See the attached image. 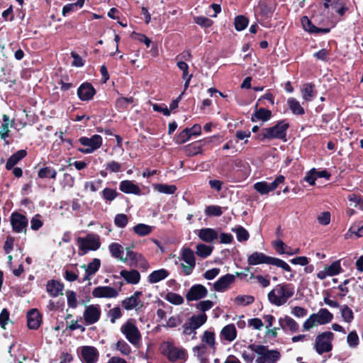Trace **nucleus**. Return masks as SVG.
I'll return each instance as SVG.
<instances>
[{
    "label": "nucleus",
    "mask_w": 363,
    "mask_h": 363,
    "mask_svg": "<svg viewBox=\"0 0 363 363\" xmlns=\"http://www.w3.org/2000/svg\"><path fill=\"white\" fill-rule=\"evenodd\" d=\"M194 21L196 24L205 28L211 27L213 23L211 19L204 16H197L194 18Z\"/></svg>",
    "instance_id": "64"
},
{
    "label": "nucleus",
    "mask_w": 363,
    "mask_h": 363,
    "mask_svg": "<svg viewBox=\"0 0 363 363\" xmlns=\"http://www.w3.org/2000/svg\"><path fill=\"white\" fill-rule=\"evenodd\" d=\"M279 323L280 327L284 330H286L287 328L291 333H296L298 330L299 325L298 323L296 320H294L292 318L288 315H285L284 318H280L279 319Z\"/></svg>",
    "instance_id": "28"
},
{
    "label": "nucleus",
    "mask_w": 363,
    "mask_h": 363,
    "mask_svg": "<svg viewBox=\"0 0 363 363\" xmlns=\"http://www.w3.org/2000/svg\"><path fill=\"white\" fill-rule=\"evenodd\" d=\"M134 247V245H132L131 246L126 247V257L127 259H129L130 261V265H137L138 262H139L140 259L143 258V255L140 253L135 252L133 251V248Z\"/></svg>",
    "instance_id": "39"
},
{
    "label": "nucleus",
    "mask_w": 363,
    "mask_h": 363,
    "mask_svg": "<svg viewBox=\"0 0 363 363\" xmlns=\"http://www.w3.org/2000/svg\"><path fill=\"white\" fill-rule=\"evenodd\" d=\"M120 275L125 280L128 284H137L140 280V272L135 269L128 271L125 269L120 272Z\"/></svg>",
    "instance_id": "29"
},
{
    "label": "nucleus",
    "mask_w": 363,
    "mask_h": 363,
    "mask_svg": "<svg viewBox=\"0 0 363 363\" xmlns=\"http://www.w3.org/2000/svg\"><path fill=\"white\" fill-rule=\"evenodd\" d=\"M330 50L323 48L313 54V57L319 60L328 62L329 60Z\"/></svg>",
    "instance_id": "63"
},
{
    "label": "nucleus",
    "mask_w": 363,
    "mask_h": 363,
    "mask_svg": "<svg viewBox=\"0 0 363 363\" xmlns=\"http://www.w3.org/2000/svg\"><path fill=\"white\" fill-rule=\"evenodd\" d=\"M234 161L233 160L226 158L225 160L222 162L220 164V174L224 176H228L229 174V172L231 171L233 167Z\"/></svg>",
    "instance_id": "49"
},
{
    "label": "nucleus",
    "mask_w": 363,
    "mask_h": 363,
    "mask_svg": "<svg viewBox=\"0 0 363 363\" xmlns=\"http://www.w3.org/2000/svg\"><path fill=\"white\" fill-rule=\"evenodd\" d=\"M101 314V311L99 305H89L86 307L83 317L87 325H93L99 320Z\"/></svg>",
    "instance_id": "13"
},
{
    "label": "nucleus",
    "mask_w": 363,
    "mask_h": 363,
    "mask_svg": "<svg viewBox=\"0 0 363 363\" xmlns=\"http://www.w3.org/2000/svg\"><path fill=\"white\" fill-rule=\"evenodd\" d=\"M251 279H255L257 282L260 284V286L263 288H266L270 285L269 275L267 274L266 276L262 275H255L254 274H251Z\"/></svg>",
    "instance_id": "56"
},
{
    "label": "nucleus",
    "mask_w": 363,
    "mask_h": 363,
    "mask_svg": "<svg viewBox=\"0 0 363 363\" xmlns=\"http://www.w3.org/2000/svg\"><path fill=\"white\" fill-rule=\"evenodd\" d=\"M211 141V138L197 140L184 146L185 152L188 156L193 157L202 153L203 147Z\"/></svg>",
    "instance_id": "17"
},
{
    "label": "nucleus",
    "mask_w": 363,
    "mask_h": 363,
    "mask_svg": "<svg viewBox=\"0 0 363 363\" xmlns=\"http://www.w3.org/2000/svg\"><path fill=\"white\" fill-rule=\"evenodd\" d=\"M191 138L190 130L189 128H185L174 138V142L177 144L181 145L185 143Z\"/></svg>",
    "instance_id": "46"
},
{
    "label": "nucleus",
    "mask_w": 363,
    "mask_h": 363,
    "mask_svg": "<svg viewBox=\"0 0 363 363\" xmlns=\"http://www.w3.org/2000/svg\"><path fill=\"white\" fill-rule=\"evenodd\" d=\"M201 340L210 347H214L216 345L215 333L212 331L206 330L203 333Z\"/></svg>",
    "instance_id": "53"
},
{
    "label": "nucleus",
    "mask_w": 363,
    "mask_h": 363,
    "mask_svg": "<svg viewBox=\"0 0 363 363\" xmlns=\"http://www.w3.org/2000/svg\"><path fill=\"white\" fill-rule=\"evenodd\" d=\"M335 335L330 331H325L318 335L315 340L314 348L318 354L329 352L333 350L332 342Z\"/></svg>",
    "instance_id": "8"
},
{
    "label": "nucleus",
    "mask_w": 363,
    "mask_h": 363,
    "mask_svg": "<svg viewBox=\"0 0 363 363\" xmlns=\"http://www.w3.org/2000/svg\"><path fill=\"white\" fill-rule=\"evenodd\" d=\"M119 190L125 194H132L140 195L141 189L138 185L135 184L132 180H123L120 182Z\"/></svg>",
    "instance_id": "24"
},
{
    "label": "nucleus",
    "mask_w": 363,
    "mask_h": 363,
    "mask_svg": "<svg viewBox=\"0 0 363 363\" xmlns=\"http://www.w3.org/2000/svg\"><path fill=\"white\" fill-rule=\"evenodd\" d=\"M27 325L29 329L37 330L42 323V315L36 308L30 309L27 313Z\"/></svg>",
    "instance_id": "21"
},
{
    "label": "nucleus",
    "mask_w": 363,
    "mask_h": 363,
    "mask_svg": "<svg viewBox=\"0 0 363 363\" xmlns=\"http://www.w3.org/2000/svg\"><path fill=\"white\" fill-rule=\"evenodd\" d=\"M64 284L57 280L51 279L47 282L46 291L51 297H57L62 295Z\"/></svg>",
    "instance_id": "22"
},
{
    "label": "nucleus",
    "mask_w": 363,
    "mask_h": 363,
    "mask_svg": "<svg viewBox=\"0 0 363 363\" xmlns=\"http://www.w3.org/2000/svg\"><path fill=\"white\" fill-rule=\"evenodd\" d=\"M235 301L239 305L247 306L255 301V298L250 295H239L235 298Z\"/></svg>",
    "instance_id": "52"
},
{
    "label": "nucleus",
    "mask_w": 363,
    "mask_h": 363,
    "mask_svg": "<svg viewBox=\"0 0 363 363\" xmlns=\"http://www.w3.org/2000/svg\"><path fill=\"white\" fill-rule=\"evenodd\" d=\"M208 316L205 313L198 315H193L183 325V334L184 335H193L192 339L196 338V330L205 324L207 321Z\"/></svg>",
    "instance_id": "7"
},
{
    "label": "nucleus",
    "mask_w": 363,
    "mask_h": 363,
    "mask_svg": "<svg viewBox=\"0 0 363 363\" xmlns=\"http://www.w3.org/2000/svg\"><path fill=\"white\" fill-rule=\"evenodd\" d=\"M235 281V276L231 274H227L220 277L214 284L213 289L218 292L226 291L229 286Z\"/></svg>",
    "instance_id": "19"
},
{
    "label": "nucleus",
    "mask_w": 363,
    "mask_h": 363,
    "mask_svg": "<svg viewBox=\"0 0 363 363\" xmlns=\"http://www.w3.org/2000/svg\"><path fill=\"white\" fill-rule=\"evenodd\" d=\"M101 267V260L98 258H94L86 266L84 264L83 268L88 272L89 274H95Z\"/></svg>",
    "instance_id": "41"
},
{
    "label": "nucleus",
    "mask_w": 363,
    "mask_h": 363,
    "mask_svg": "<svg viewBox=\"0 0 363 363\" xmlns=\"http://www.w3.org/2000/svg\"><path fill=\"white\" fill-rule=\"evenodd\" d=\"M11 225L13 232L17 233H26L28 220L26 216L14 211L11 215Z\"/></svg>",
    "instance_id": "12"
},
{
    "label": "nucleus",
    "mask_w": 363,
    "mask_h": 363,
    "mask_svg": "<svg viewBox=\"0 0 363 363\" xmlns=\"http://www.w3.org/2000/svg\"><path fill=\"white\" fill-rule=\"evenodd\" d=\"M106 170L108 171L111 173H117L121 171L122 165L121 163L112 160L108 162H107L105 164Z\"/></svg>",
    "instance_id": "57"
},
{
    "label": "nucleus",
    "mask_w": 363,
    "mask_h": 363,
    "mask_svg": "<svg viewBox=\"0 0 363 363\" xmlns=\"http://www.w3.org/2000/svg\"><path fill=\"white\" fill-rule=\"evenodd\" d=\"M205 213L209 216H220L223 214V211L220 206L210 205L206 207Z\"/></svg>",
    "instance_id": "51"
},
{
    "label": "nucleus",
    "mask_w": 363,
    "mask_h": 363,
    "mask_svg": "<svg viewBox=\"0 0 363 363\" xmlns=\"http://www.w3.org/2000/svg\"><path fill=\"white\" fill-rule=\"evenodd\" d=\"M67 304L72 308L77 307V300L76 293L73 291L68 290L67 291Z\"/></svg>",
    "instance_id": "62"
},
{
    "label": "nucleus",
    "mask_w": 363,
    "mask_h": 363,
    "mask_svg": "<svg viewBox=\"0 0 363 363\" xmlns=\"http://www.w3.org/2000/svg\"><path fill=\"white\" fill-rule=\"evenodd\" d=\"M82 357L86 363H96L99 359V352L94 347L84 346L82 348Z\"/></svg>",
    "instance_id": "23"
},
{
    "label": "nucleus",
    "mask_w": 363,
    "mask_h": 363,
    "mask_svg": "<svg viewBox=\"0 0 363 363\" xmlns=\"http://www.w3.org/2000/svg\"><path fill=\"white\" fill-rule=\"evenodd\" d=\"M248 18L244 16H238L235 18L234 25L235 28L238 31L244 30L248 25Z\"/></svg>",
    "instance_id": "47"
},
{
    "label": "nucleus",
    "mask_w": 363,
    "mask_h": 363,
    "mask_svg": "<svg viewBox=\"0 0 363 363\" xmlns=\"http://www.w3.org/2000/svg\"><path fill=\"white\" fill-rule=\"evenodd\" d=\"M193 352L199 359L206 358L204 354L207 352V347L205 345L201 344L193 347Z\"/></svg>",
    "instance_id": "61"
},
{
    "label": "nucleus",
    "mask_w": 363,
    "mask_h": 363,
    "mask_svg": "<svg viewBox=\"0 0 363 363\" xmlns=\"http://www.w3.org/2000/svg\"><path fill=\"white\" fill-rule=\"evenodd\" d=\"M133 231L140 236H145L152 232V227L146 224L139 223L133 227Z\"/></svg>",
    "instance_id": "44"
},
{
    "label": "nucleus",
    "mask_w": 363,
    "mask_h": 363,
    "mask_svg": "<svg viewBox=\"0 0 363 363\" xmlns=\"http://www.w3.org/2000/svg\"><path fill=\"white\" fill-rule=\"evenodd\" d=\"M92 296L94 298H116L118 296V291L116 289L108 286H97L92 291Z\"/></svg>",
    "instance_id": "18"
},
{
    "label": "nucleus",
    "mask_w": 363,
    "mask_h": 363,
    "mask_svg": "<svg viewBox=\"0 0 363 363\" xmlns=\"http://www.w3.org/2000/svg\"><path fill=\"white\" fill-rule=\"evenodd\" d=\"M182 259L186 264H192L196 265V258L194 251L189 248H184L182 252Z\"/></svg>",
    "instance_id": "42"
},
{
    "label": "nucleus",
    "mask_w": 363,
    "mask_h": 363,
    "mask_svg": "<svg viewBox=\"0 0 363 363\" xmlns=\"http://www.w3.org/2000/svg\"><path fill=\"white\" fill-rule=\"evenodd\" d=\"M143 295L141 291H136L130 297L124 298L121 301V306L127 311L135 309L139 312L145 307L144 303L140 300V296Z\"/></svg>",
    "instance_id": "11"
},
{
    "label": "nucleus",
    "mask_w": 363,
    "mask_h": 363,
    "mask_svg": "<svg viewBox=\"0 0 363 363\" xmlns=\"http://www.w3.org/2000/svg\"><path fill=\"white\" fill-rule=\"evenodd\" d=\"M272 111L264 108H259L256 109L255 113L252 116V121H256L260 120L264 122L269 121L272 118Z\"/></svg>",
    "instance_id": "34"
},
{
    "label": "nucleus",
    "mask_w": 363,
    "mask_h": 363,
    "mask_svg": "<svg viewBox=\"0 0 363 363\" xmlns=\"http://www.w3.org/2000/svg\"><path fill=\"white\" fill-rule=\"evenodd\" d=\"M312 315L319 325H325L333 319V315L327 308H320L317 313Z\"/></svg>",
    "instance_id": "26"
},
{
    "label": "nucleus",
    "mask_w": 363,
    "mask_h": 363,
    "mask_svg": "<svg viewBox=\"0 0 363 363\" xmlns=\"http://www.w3.org/2000/svg\"><path fill=\"white\" fill-rule=\"evenodd\" d=\"M294 294V287L291 284H279L268 294V300L272 305L280 306L285 304Z\"/></svg>",
    "instance_id": "2"
},
{
    "label": "nucleus",
    "mask_w": 363,
    "mask_h": 363,
    "mask_svg": "<svg viewBox=\"0 0 363 363\" xmlns=\"http://www.w3.org/2000/svg\"><path fill=\"white\" fill-rule=\"evenodd\" d=\"M290 125L285 120L279 121L274 125L263 128L259 133L255 135V139L260 142L271 141L274 139L287 141V130Z\"/></svg>",
    "instance_id": "1"
},
{
    "label": "nucleus",
    "mask_w": 363,
    "mask_h": 363,
    "mask_svg": "<svg viewBox=\"0 0 363 363\" xmlns=\"http://www.w3.org/2000/svg\"><path fill=\"white\" fill-rule=\"evenodd\" d=\"M247 261L249 265L267 264L280 267L286 272H292L291 267L286 262L277 257L268 256L263 252H252L247 257Z\"/></svg>",
    "instance_id": "3"
},
{
    "label": "nucleus",
    "mask_w": 363,
    "mask_h": 363,
    "mask_svg": "<svg viewBox=\"0 0 363 363\" xmlns=\"http://www.w3.org/2000/svg\"><path fill=\"white\" fill-rule=\"evenodd\" d=\"M196 254L201 257L206 258L211 255L213 252V247L210 245H206L203 243H199L196 247Z\"/></svg>",
    "instance_id": "38"
},
{
    "label": "nucleus",
    "mask_w": 363,
    "mask_h": 363,
    "mask_svg": "<svg viewBox=\"0 0 363 363\" xmlns=\"http://www.w3.org/2000/svg\"><path fill=\"white\" fill-rule=\"evenodd\" d=\"M208 290L202 284L193 285L186 294V298L188 301H198L207 296Z\"/></svg>",
    "instance_id": "14"
},
{
    "label": "nucleus",
    "mask_w": 363,
    "mask_h": 363,
    "mask_svg": "<svg viewBox=\"0 0 363 363\" xmlns=\"http://www.w3.org/2000/svg\"><path fill=\"white\" fill-rule=\"evenodd\" d=\"M96 92L95 88L90 82H84L77 89V96L84 101L91 100Z\"/></svg>",
    "instance_id": "15"
},
{
    "label": "nucleus",
    "mask_w": 363,
    "mask_h": 363,
    "mask_svg": "<svg viewBox=\"0 0 363 363\" xmlns=\"http://www.w3.org/2000/svg\"><path fill=\"white\" fill-rule=\"evenodd\" d=\"M325 270H327L328 274L330 277H333L340 274L342 271L340 262H333L330 266L325 267Z\"/></svg>",
    "instance_id": "50"
},
{
    "label": "nucleus",
    "mask_w": 363,
    "mask_h": 363,
    "mask_svg": "<svg viewBox=\"0 0 363 363\" xmlns=\"http://www.w3.org/2000/svg\"><path fill=\"white\" fill-rule=\"evenodd\" d=\"M28 152L26 150H19L12 155H11L6 163V169L11 170L13 167L17 164L21 160L26 157Z\"/></svg>",
    "instance_id": "27"
},
{
    "label": "nucleus",
    "mask_w": 363,
    "mask_h": 363,
    "mask_svg": "<svg viewBox=\"0 0 363 363\" xmlns=\"http://www.w3.org/2000/svg\"><path fill=\"white\" fill-rule=\"evenodd\" d=\"M232 230L236 233V237L239 242H245L248 240L250 234L248 231L242 226L239 225L235 228H233Z\"/></svg>",
    "instance_id": "43"
},
{
    "label": "nucleus",
    "mask_w": 363,
    "mask_h": 363,
    "mask_svg": "<svg viewBox=\"0 0 363 363\" xmlns=\"http://www.w3.org/2000/svg\"><path fill=\"white\" fill-rule=\"evenodd\" d=\"M116 350H119L124 355H128L131 352L130 347L123 340H120L117 342Z\"/></svg>",
    "instance_id": "55"
},
{
    "label": "nucleus",
    "mask_w": 363,
    "mask_h": 363,
    "mask_svg": "<svg viewBox=\"0 0 363 363\" xmlns=\"http://www.w3.org/2000/svg\"><path fill=\"white\" fill-rule=\"evenodd\" d=\"M121 332L133 345H138L141 340L139 329L130 320H127L121 325Z\"/></svg>",
    "instance_id": "10"
},
{
    "label": "nucleus",
    "mask_w": 363,
    "mask_h": 363,
    "mask_svg": "<svg viewBox=\"0 0 363 363\" xmlns=\"http://www.w3.org/2000/svg\"><path fill=\"white\" fill-rule=\"evenodd\" d=\"M341 316L347 323H351L354 319V313L347 305H343L341 307Z\"/></svg>",
    "instance_id": "48"
},
{
    "label": "nucleus",
    "mask_w": 363,
    "mask_h": 363,
    "mask_svg": "<svg viewBox=\"0 0 363 363\" xmlns=\"http://www.w3.org/2000/svg\"><path fill=\"white\" fill-rule=\"evenodd\" d=\"M122 315L123 314L121 310L118 306L110 309L107 313V315L108 318H110L111 323H114L117 319L121 318Z\"/></svg>",
    "instance_id": "54"
},
{
    "label": "nucleus",
    "mask_w": 363,
    "mask_h": 363,
    "mask_svg": "<svg viewBox=\"0 0 363 363\" xmlns=\"http://www.w3.org/2000/svg\"><path fill=\"white\" fill-rule=\"evenodd\" d=\"M120 194L116 189L106 187L101 191V196L106 202H111L117 198Z\"/></svg>",
    "instance_id": "40"
},
{
    "label": "nucleus",
    "mask_w": 363,
    "mask_h": 363,
    "mask_svg": "<svg viewBox=\"0 0 363 363\" xmlns=\"http://www.w3.org/2000/svg\"><path fill=\"white\" fill-rule=\"evenodd\" d=\"M169 272L165 269L153 271L148 276V281L150 284H156L169 276Z\"/></svg>",
    "instance_id": "32"
},
{
    "label": "nucleus",
    "mask_w": 363,
    "mask_h": 363,
    "mask_svg": "<svg viewBox=\"0 0 363 363\" xmlns=\"http://www.w3.org/2000/svg\"><path fill=\"white\" fill-rule=\"evenodd\" d=\"M76 241L79 247V255H84L89 250L96 251L101 246L99 236L94 233H89L84 238L78 237Z\"/></svg>",
    "instance_id": "6"
},
{
    "label": "nucleus",
    "mask_w": 363,
    "mask_h": 363,
    "mask_svg": "<svg viewBox=\"0 0 363 363\" xmlns=\"http://www.w3.org/2000/svg\"><path fill=\"white\" fill-rule=\"evenodd\" d=\"M10 313L6 308H3L0 313V327L2 329H6V325L8 324L10 318Z\"/></svg>",
    "instance_id": "59"
},
{
    "label": "nucleus",
    "mask_w": 363,
    "mask_h": 363,
    "mask_svg": "<svg viewBox=\"0 0 363 363\" xmlns=\"http://www.w3.org/2000/svg\"><path fill=\"white\" fill-rule=\"evenodd\" d=\"M153 189L159 193L164 194H174L177 188L175 185H169L167 184H156L153 185Z\"/></svg>",
    "instance_id": "37"
},
{
    "label": "nucleus",
    "mask_w": 363,
    "mask_h": 363,
    "mask_svg": "<svg viewBox=\"0 0 363 363\" xmlns=\"http://www.w3.org/2000/svg\"><path fill=\"white\" fill-rule=\"evenodd\" d=\"M57 171L48 166L40 168L38 172V177L40 179H55L57 177Z\"/></svg>",
    "instance_id": "36"
},
{
    "label": "nucleus",
    "mask_w": 363,
    "mask_h": 363,
    "mask_svg": "<svg viewBox=\"0 0 363 363\" xmlns=\"http://www.w3.org/2000/svg\"><path fill=\"white\" fill-rule=\"evenodd\" d=\"M197 235L200 240L206 242H213L218 238V232L210 228H201Z\"/></svg>",
    "instance_id": "25"
},
{
    "label": "nucleus",
    "mask_w": 363,
    "mask_h": 363,
    "mask_svg": "<svg viewBox=\"0 0 363 363\" xmlns=\"http://www.w3.org/2000/svg\"><path fill=\"white\" fill-rule=\"evenodd\" d=\"M303 29L312 34H326L330 31L329 28H318L307 16H303L301 19Z\"/></svg>",
    "instance_id": "20"
},
{
    "label": "nucleus",
    "mask_w": 363,
    "mask_h": 363,
    "mask_svg": "<svg viewBox=\"0 0 363 363\" xmlns=\"http://www.w3.org/2000/svg\"><path fill=\"white\" fill-rule=\"evenodd\" d=\"M128 222V218L127 215L124 213L117 214L114 219L115 225L118 228H124L126 226Z\"/></svg>",
    "instance_id": "58"
},
{
    "label": "nucleus",
    "mask_w": 363,
    "mask_h": 363,
    "mask_svg": "<svg viewBox=\"0 0 363 363\" xmlns=\"http://www.w3.org/2000/svg\"><path fill=\"white\" fill-rule=\"evenodd\" d=\"M108 249L111 256L122 262H126L127 257H123V247L117 242H112L109 245Z\"/></svg>",
    "instance_id": "33"
},
{
    "label": "nucleus",
    "mask_w": 363,
    "mask_h": 363,
    "mask_svg": "<svg viewBox=\"0 0 363 363\" xmlns=\"http://www.w3.org/2000/svg\"><path fill=\"white\" fill-rule=\"evenodd\" d=\"M165 299L170 303L177 306L182 305L184 301L181 295L174 292H168L165 296Z\"/></svg>",
    "instance_id": "45"
},
{
    "label": "nucleus",
    "mask_w": 363,
    "mask_h": 363,
    "mask_svg": "<svg viewBox=\"0 0 363 363\" xmlns=\"http://www.w3.org/2000/svg\"><path fill=\"white\" fill-rule=\"evenodd\" d=\"M317 91L315 90V84L306 83L301 89L302 97L305 101H310L315 96Z\"/></svg>",
    "instance_id": "31"
},
{
    "label": "nucleus",
    "mask_w": 363,
    "mask_h": 363,
    "mask_svg": "<svg viewBox=\"0 0 363 363\" xmlns=\"http://www.w3.org/2000/svg\"><path fill=\"white\" fill-rule=\"evenodd\" d=\"M323 6L325 9L331 7L340 16H343L349 9L345 0H323Z\"/></svg>",
    "instance_id": "16"
},
{
    "label": "nucleus",
    "mask_w": 363,
    "mask_h": 363,
    "mask_svg": "<svg viewBox=\"0 0 363 363\" xmlns=\"http://www.w3.org/2000/svg\"><path fill=\"white\" fill-rule=\"evenodd\" d=\"M161 354L170 362H184L188 359L186 349L176 347L172 342H163L160 345Z\"/></svg>",
    "instance_id": "4"
},
{
    "label": "nucleus",
    "mask_w": 363,
    "mask_h": 363,
    "mask_svg": "<svg viewBox=\"0 0 363 363\" xmlns=\"http://www.w3.org/2000/svg\"><path fill=\"white\" fill-rule=\"evenodd\" d=\"M220 338L228 342L233 341L237 337V330L234 324H228L223 328L220 334Z\"/></svg>",
    "instance_id": "30"
},
{
    "label": "nucleus",
    "mask_w": 363,
    "mask_h": 363,
    "mask_svg": "<svg viewBox=\"0 0 363 363\" xmlns=\"http://www.w3.org/2000/svg\"><path fill=\"white\" fill-rule=\"evenodd\" d=\"M79 142L87 147H78L77 150L83 154H90L102 145L103 139L100 135H94L91 138L82 136L79 138Z\"/></svg>",
    "instance_id": "9"
},
{
    "label": "nucleus",
    "mask_w": 363,
    "mask_h": 363,
    "mask_svg": "<svg viewBox=\"0 0 363 363\" xmlns=\"http://www.w3.org/2000/svg\"><path fill=\"white\" fill-rule=\"evenodd\" d=\"M287 104L289 109L295 115H303L305 113L304 108L301 106L299 101L295 98L290 97L287 100Z\"/></svg>",
    "instance_id": "35"
},
{
    "label": "nucleus",
    "mask_w": 363,
    "mask_h": 363,
    "mask_svg": "<svg viewBox=\"0 0 363 363\" xmlns=\"http://www.w3.org/2000/svg\"><path fill=\"white\" fill-rule=\"evenodd\" d=\"M254 189L260 194H267L269 192L268 182H259L254 184Z\"/></svg>",
    "instance_id": "60"
},
{
    "label": "nucleus",
    "mask_w": 363,
    "mask_h": 363,
    "mask_svg": "<svg viewBox=\"0 0 363 363\" xmlns=\"http://www.w3.org/2000/svg\"><path fill=\"white\" fill-rule=\"evenodd\" d=\"M247 348L258 354L255 363H277L281 358V354L278 350H269L266 345L250 344Z\"/></svg>",
    "instance_id": "5"
}]
</instances>
